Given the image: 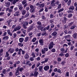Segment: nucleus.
<instances>
[{
    "mask_svg": "<svg viewBox=\"0 0 77 77\" xmlns=\"http://www.w3.org/2000/svg\"><path fill=\"white\" fill-rule=\"evenodd\" d=\"M54 45L53 42H50L49 45H48V48L49 50L52 49L53 47V45Z\"/></svg>",
    "mask_w": 77,
    "mask_h": 77,
    "instance_id": "nucleus-1",
    "label": "nucleus"
},
{
    "mask_svg": "<svg viewBox=\"0 0 77 77\" xmlns=\"http://www.w3.org/2000/svg\"><path fill=\"white\" fill-rule=\"evenodd\" d=\"M9 56V54L8 52L7 51L6 52V54L5 56V57H7V60H10V59H11V56Z\"/></svg>",
    "mask_w": 77,
    "mask_h": 77,
    "instance_id": "nucleus-2",
    "label": "nucleus"
},
{
    "mask_svg": "<svg viewBox=\"0 0 77 77\" xmlns=\"http://www.w3.org/2000/svg\"><path fill=\"white\" fill-rule=\"evenodd\" d=\"M21 52L22 54L23 55L24 54H25V53H26V52L25 51H24L23 50V49L21 48L20 50H19V55H21Z\"/></svg>",
    "mask_w": 77,
    "mask_h": 77,
    "instance_id": "nucleus-3",
    "label": "nucleus"
},
{
    "mask_svg": "<svg viewBox=\"0 0 77 77\" xmlns=\"http://www.w3.org/2000/svg\"><path fill=\"white\" fill-rule=\"evenodd\" d=\"M8 52L9 53H11V54H12V53H13L14 52V49H12L11 48H10L8 51Z\"/></svg>",
    "mask_w": 77,
    "mask_h": 77,
    "instance_id": "nucleus-4",
    "label": "nucleus"
},
{
    "mask_svg": "<svg viewBox=\"0 0 77 77\" xmlns=\"http://www.w3.org/2000/svg\"><path fill=\"white\" fill-rule=\"evenodd\" d=\"M18 8L19 9L20 11H21L23 9V7L22 6V4H19L18 5Z\"/></svg>",
    "mask_w": 77,
    "mask_h": 77,
    "instance_id": "nucleus-5",
    "label": "nucleus"
},
{
    "mask_svg": "<svg viewBox=\"0 0 77 77\" xmlns=\"http://www.w3.org/2000/svg\"><path fill=\"white\" fill-rule=\"evenodd\" d=\"M21 28V26H17L15 28H14V31H17V30H19Z\"/></svg>",
    "mask_w": 77,
    "mask_h": 77,
    "instance_id": "nucleus-6",
    "label": "nucleus"
},
{
    "mask_svg": "<svg viewBox=\"0 0 77 77\" xmlns=\"http://www.w3.org/2000/svg\"><path fill=\"white\" fill-rule=\"evenodd\" d=\"M40 45H44V40L42 39H40L38 41Z\"/></svg>",
    "mask_w": 77,
    "mask_h": 77,
    "instance_id": "nucleus-7",
    "label": "nucleus"
},
{
    "mask_svg": "<svg viewBox=\"0 0 77 77\" xmlns=\"http://www.w3.org/2000/svg\"><path fill=\"white\" fill-rule=\"evenodd\" d=\"M50 22L51 23V28H53V27H54V25L53 24V23H54V22L52 20H50Z\"/></svg>",
    "mask_w": 77,
    "mask_h": 77,
    "instance_id": "nucleus-8",
    "label": "nucleus"
},
{
    "mask_svg": "<svg viewBox=\"0 0 77 77\" xmlns=\"http://www.w3.org/2000/svg\"><path fill=\"white\" fill-rule=\"evenodd\" d=\"M35 27V26H34V25L32 24L31 26H29V29H28V30H31L33 29H34Z\"/></svg>",
    "mask_w": 77,
    "mask_h": 77,
    "instance_id": "nucleus-9",
    "label": "nucleus"
},
{
    "mask_svg": "<svg viewBox=\"0 0 77 77\" xmlns=\"http://www.w3.org/2000/svg\"><path fill=\"white\" fill-rule=\"evenodd\" d=\"M20 15V11L18 10L15 12V14H14V17H15L16 16H18Z\"/></svg>",
    "mask_w": 77,
    "mask_h": 77,
    "instance_id": "nucleus-10",
    "label": "nucleus"
},
{
    "mask_svg": "<svg viewBox=\"0 0 77 77\" xmlns=\"http://www.w3.org/2000/svg\"><path fill=\"white\" fill-rule=\"evenodd\" d=\"M24 57L25 59H28L29 58V55L28 54V53H26L25 55H24Z\"/></svg>",
    "mask_w": 77,
    "mask_h": 77,
    "instance_id": "nucleus-11",
    "label": "nucleus"
},
{
    "mask_svg": "<svg viewBox=\"0 0 77 77\" xmlns=\"http://www.w3.org/2000/svg\"><path fill=\"white\" fill-rule=\"evenodd\" d=\"M49 66L48 65H47L44 67V70L45 71H47V70H48V69H49Z\"/></svg>",
    "mask_w": 77,
    "mask_h": 77,
    "instance_id": "nucleus-12",
    "label": "nucleus"
},
{
    "mask_svg": "<svg viewBox=\"0 0 77 77\" xmlns=\"http://www.w3.org/2000/svg\"><path fill=\"white\" fill-rule=\"evenodd\" d=\"M7 32L8 35H9L11 36H12V33L11 32V30H10V29L7 30Z\"/></svg>",
    "mask_w": 77,
    "mask_h": 77,
    "instance_id": "nucleus-13",
    "label": "nucleus"
},
{
    "mask_svg": "<svg viewBox=\"0 0 77 77\" xmlns=\"http://www.w3.org/2000/svg\"><path fill=\"white\" fill-rule=\"evenodd\" d=\"M5 6L7 8H8L10 6V5H11V3H10V2H5Z\"/></svg>",
    "mask_w": 77,
    "mask_h": 77,
    "instance_id": "nucleus-14",
    "label": "nucleus"
},
{
    "mask_svg": "<svg viewBox=\"0 0 77 77\" xmlns=\"http://www.w3.org/2000/svg\"><path fill=\"white\" fill-rule=\"evenodd\" d=\"M26 10H22L21 11V13L22 15H25L26 14Z\"/></svg>",
    "mask_w": 77,
    "mask_h": 77,
    "instance_id": "nucleus-15",
    "label": "nucleus"
},
{
    "mask_svg": "<svg viewBox=\"0 0 77 77\" xmlns=\"http://www.w3.org/2000/svg\"><path fill=\"white\" fill-rule=\"evenodd\" d=\"M57 34V32H53L52 33H51V35L52 36H56Z\"/></svg>",
    "mask_w": 77,
    "mask_h": 77,
    "instance_id": "nucleus-16",
    "label": "nucleus"
},
{
    "mask_svg": "<svg viewBox=\"0 0 77 77\" xmlns=\"http://www.w3.org/2000/svg\"><path fill=\"white\" fill-rule=\"evenodd\" d=\"M9 37L8 35L5 36L3 38V39L4 40H8V39H9Z\"/></svg>",
    "mask_w": 77,
    "mask_h": 77,
    "instance_id": "nucleus-17",
    "label": "nucleus"
},
{
    "mask_svg": "<svg viewBox=\"0 0 77 77\" xmlns=\"http://www.w3.org/2000/svg\"><path fill=\"white\" fill-rule=\"evenodd\" d=\"M21 49L20 48L19 49L18 48H15V51H16V52H18V55H19V51H20V49Z\"/></svg>",
    "mask_w": 77,
    "mask_h": 77,
    "instance_id": "nucleus-18",
    "label": "nucleus"
},
{
    "mask_svg": "<svg viewBox=\"0 0 77 77\" xmlns=\"http://www.w3.org/2000/svg\"><path fill=\"white\" fill-rule=\"evenodd\" d=\"M77 36V33L75 32L73 35V37L75 39H76Z\"/></svg>",
    "mask_w": 77,
    "mask_h": 77,
    "instance_id": "nucleus-19",
    "label": "nucleus"
},
{
    "mask_svg": "<svg viewBox=\"0 0 77 77\" xmlns=\"http://www.w3.org/2000/svg\"><path fill=\"white\" fill-rule=\"evenodd\" d=\"M38 68L39 71H41L43 70V66H40L38 67Z\"/></svg>",
    "mask_w": 77,
    "mask_h": 77,
    "instance_id": "nucleus-20",
    "label": "nucleus"
},
{
    "mask_svg": "<svg viewBox=\"0 0 77 77\" xmlns=\"http://www.w3.org/2000/svg\"><path fill=\"white\" fill-rule=\"evenodd\" d=\"M62 4L60 3V4H58V6H57V9H61V8L62 7Z\"/></svg>",
    "mask_w": 77,
    "mask_h": 77,
    "instance_id": "nucleus-21",
    "label": "nucleus"
},
{
    "mask_svg": "<svg viewBox=\"0 0 77 77\" xmlns=\"http://www.w3.org/2000/svg\"><path fill=\"white\" fill-rule=\"evenodd\" d=\"M69 10H74V7L73 5L71 6L69 8Z\"/></svg>",
    "mask_w": 77,
    "mask_h": 77,
    "instance_id": "nucleus-22",
    "label": "nucleus"
},
{
    "mask_svg": "<svg viewBox=\"0 0 77 77\" xmlns=\"http://www.w3.org/2000/svg\"><path fill=\"white\" fill-rule=\"evenodd\" d=\"M40 5H39L40 8H44V7L45 6V4H44V3L42 4H40Z\"/></svg>",
    "mask_w": 77,
    "mask_h": 77,
    "instance_id": "nucleus-23",
    "label": "nucleus"
},
{
    "mask_svg": "<svg viewBox=\"0 0 77 77\" xmlns=\"http://www.w3.org/2000/svg\"><path fill=\"white\" fill-rule=\"evenodd\" d=\"M19 42L22 43L23 42V41H24V38H20L19 39Z\"/></svg>",
    "mask_w": 77,
    "mask_h": 77,
    "instance_id": "nucleus-24",
    "label": "nucleus"
},
{
    "mask_svg": "<svg viewBox=\"0 0 77 77\" xmlns=\"http://www.w3.org/2000/svg\"><path fill=\"white\" fill-rule=\"evenodd\" d=\"M38 28L39 30H42L43 29V27H42V26H38Z\"/></svg>",
    "mask_w": 77,
    "mask_h": 77,
    "instance_id": "nucleus-25",
    "label": "nucleus"
},
{
    "mask_svg": "<svg viewBox=\"0 0 77 77\" xmlns=\"http://www.w3.org/2000/svg\"><path fill=\"white\" fill-rule=\"evenodd\" d=\"M29 41V38L28 37H26L25 38V42H27V41Z\"/></svg>",
    "mask_w": 77,
    "mask_h": 77,
    "instance_id": "nucleus-26",
    "label": "nucleus"
},
{
    "mask_svg": "<svg viewBox=\"0 0 77 77\" xmlns=\"http://www.w3.org/2000/svg\"><path fill=\"white\" fill-rule=\"evenodd\" d=\"M29 15H30L29 12L27 11L26 15L25 16V18H26V17H28L29 16Z\"/></svg>",
    "mask_w": 77,
    "mask_h": 77,
    "instance_id": "nucleus-27",
    "label": "nucleus"
},
{
    "mask_svg": "<svg viewBox=\"0 0 77 77\" xmlns=\"http://www.w3.org/2000/svg\"><path fill=\"white\" fill-rule=\"evenodd\" d=\"M71 3V0H69L67 4V5L68 6H70Z\"/></svg>",
    "mask_w": 77,
    "mask_h": 77,
    "instance_id": "nucleus-28",
    "label": "nucleus"
},
{
    "mask_svg": "<svg viewBox=\"0 0 77 77\" xmlns=\"http://www.w3.org/2000/svg\"><path fill=\"white\" fill-rule=\"evenodd\" d=\"M31 56H32L33 57H36V56L35 55V53L32 52L31 53Z\"/></svg>",
    "mask_w": 77,
    "mask_h": 77,
    "instance_id": "nucleus-29",
    "label": "nucleus"
},
{
    "mask_svg": "<svg viewBox=\"0 0 77 77\" xmlns=\"http://www.w3.org/2000/svg\"><path fill=\"white\" fill-rule=\"evenodd\" d=\"M22 5H25V4H26L27 3V0H23L22 2Z\"/></svg>",
    "mask_w": 77,
    "mask_h": 77,
    "instance_id": "nucleus-30",
    "label": "nucleus"
},
{
    "mask_svg": "<svg viewBox=\"0 0 77 77\" xmlns=\"http://www.w3.org/2000/svg\"><path fill=\"white\" fill-rule=\"evenodd\" d=\"M35 9H30L29 10V12H31V13H33L35 12Z\"/></svg>",
    "mask_w": 77,
    "mask_h": 77,
    "instance_id": "nucleus-31",
    "label": "nucleus"
},
{
    "mask_svg": "<svg viewBox=\"0 0 77 77\" xmlns=\"http://www.w3.org/2000/svg\"><path fill=\"white\" fill-rule=\"evenodd\" d=\"M74 46L72 45L71 46V47L70 48V50H74Z\"/></svg>",
    "mask_w": 77,
    "mask_h": 77,
    "instance_id": "nucleus-32",
    "label": "nucleus"
},
{
    "mask_svg": "<svg viewBox=\"0 0 77 77\" xmlns=\"http://www.w3.org/2000/svg\"><path fill=\"white\" fill-rule=\"evenodd\" d=\"M64 11V8H62L60 9L58 12V13H59L60 12H62V11Z\"/></svg>",
    "mask_w": 77,
    "mask_h": 77,
    "instance_id": "nucleus-33",
    "label": "nucleus"
},
{
    "mask_svg": "<svg viewBox=\"0 0 77 77\" xmlns=\"http://www.w3.org/2000/svg\"><path fill=\"white\" fill-rule=\"evenodd\" d=\"M44 50L45 51H48V48H44Z\"/></svg>",
    "mask_w": 77,
    "mask_h": 77,
    "instance_id": "nucleus-34",
    "label": "nucleus"
},
{
    "mask_svg": "<svg viewBox=\"0 0 77 77\" xmlns=\"http://www.w3.org/2000/svg\"><path fill=\"white\" fill-rule=\"evenodd\" d=\"M2 72V73H3L4 74H6V69H3Z\"/></svg>",
    "mask_w": 77,
    "mask_h": 77,
    "instance_id": "nucleus-35",
    "label": "nucleus"
},
{
    "mask_svg": "<svg viewBox=\"0 0 77 77\" xmlns=\"http://www.w3.org/2000/svg\"><path fill=\"white\" fill-rule=\"evenodd\" d=\"M60 3V2H59V1L57 0V1H56V2L55 4V5H59Z\"/></svg>",
    "mask_w": 77,
    "mask_h": 77,
    "instance_id": "nucleus-36",
    "label": "nucleus"
},
{
    "mask_svg": "<svg viewBox=\"0 0 77 77\" xmlns=\"http://www.w3.org/2000/svg\"><path fill=\"white\" fill-rule=\"evenodd\" d=\"M18 45L19 47H23V44L19 43L18 44Z\"/></svg>",
    "mask_w": 77,
    "mask_h": 77,
    "instance_id": "nucleus-37",
    "label": "nucleus"
},
{
    "mask_svg": "<svg viewBox=\"0 0 77 77\" xmlns=\"http://www.w3.org/2000/svg\"><path fill=\"white\" fill-rule=\"evenodd\" d=\"M30 8V9H34V6H33V5H31L29 6Z\"/></svg>",
    "mask_w": 77,
    "mask_h": 77,
    "instance_id": "nucleus-38",
    "label": "nucleus"
},
{
    "mask_svg": "<svg viewBox=\"0 0 77 77\" xmlns=\"http://www.w3.org/2000/svg\"><path fill=\"white\" fill-rule=\"evenodd\" d=\"M36 37H35L32 40V42H35L36 41Z\"/></svg>",
    "mask_w": 77,
    "mask_h": 77,
    "instance_id": "nucleus-39",
    "label": "nucleus"
},
{
    "mask_svg": "<svg viewBox=\"0 0 77 77\" xmlns=\"http://www.w3.org/2000/svg\"><path fill=\"white\" fill-rule=\"evenodd\" d=\"M21 31L23 32V33H25L26 32V30L24 29H21Z\"/></svg>",
    "mask_w": 77,
    "mask_h": 77,
    "instance_id": "nucleus-40",
    "label": "nucleus"
},
{
    "mask_svg": "<svg viewBox=\"0 0 77 77\" xmlns=\"http://www.w3.org/2000/svg\"><path fill=\"white\" fill-rule=\"evenodd\" d=\"M23 27L24 29H27V25L24 24H23Z\"/></svg>",
    "mask_w": 77,
    "mask_h": 77,
    "instance_id": "nucleus-41",
    "label": "nucleus"
},
{
    "mask_svg": "<svg viewBox=\"0 0 77 77\" xmlns=\"http://www.w3.org/2000/svg\"><path fill=\"white\" fill-rule=\"evenodd\" d=\"M35 18V15H34L33 14H32L30 18Z\"/></svg>",
    "mask_w": 77,
    "mask_h": 77,
    "instance_id": "nucleus-42",
    "label": "nucleus"
},
{
    "mask_svg": "<svg viewBox=\"0 0 77 77\" xmlns=\"http://www.w3.org/2000/svg\"><path fill=\"white\" fill-rule=\"evenodd\" d=\"M29 60L30 61H33L34 60V57H30L29 58Z\"/></svg>",
    "mask_w": 77,
    "mask_h": 77,
    "instance_id": "nucleus-43",
    "label": "nucleus"
},
{
    "mask_svg": "<svg viewBox=\"0 0 77 77\" xmlns=\"http://www.w3.org/2000/svg\"><path fill=\"white\" fill-rule=\"evenodd\" d=\"M48 58H45V61L46 63V62H47L48 61Z\"/></svg>",
    "mask_w": 77,
    "mask_h": 77,
    "instance_id": "nucleus-44",
    "label": "nucleus"
},
{
    "mask_svg": "<svg viewBox=\"0 0 77 77\" xmlns=\"http://www.w3.org/2000/svg\"><path fill=\"white\" fill-rule=\"evenodd\" d=\"M71 37V35H65L64 36L65 38H70Z\"/></svg>",
    "mask_w": 77,
    "mask_h": 77,
    "instance_id": "nucleus-45",
    "label": "nucleus"
},
{
    "mask_svg": "<svg viewBox=\"0 0 77 77\" xmlns=\"http://www.w3.org/2000/svg\"><path fill=\"white\" fill-rule=\"evenodd\" d=\"M8 75L9 76H12L13 75V73L11 72H10L8 73Z\"/></svg>",
    "mask_w": 77,
    "mask_h": 77,
    "instance_id": "nucleus-46",
    "label": "nucleus"
},
{
    "mask_svg": "<svg viewBox=\"0 0 77 77\" xmlns=\"http://www.w3.org/2000/svg\"><path fill=\"white\" fill-rule=\"evenodd\" d=\"M65 48H63L60 49V51H62V52H63V51H65Z\"/></svg>",
    "mask_w": 77,
    "mask_h": 77,
    "instance_id": "nucleus-47",
    "label": "nucleus"
},
{
    "mask_svg": "<svg viewBox=\"0 0 77 77\" xmlns=\"http://www.w3.org/2000/svg\"><path fill=\"white\" fill-rule=\"evenodd\" d=\"M23 5V7L24 8H26V6H27V3H26V4L24 5Z\"/></svg>",
    "mask_w": 77,
    "mask_h": 77,
    "instance_id": "nucleus-48",
    "label": "nucleus"
},
{
    "mask_svg": "<svg viewBox=\"0 0 77 77\" xmlns=\"http://www.w3.org/2000/svg\"><path fill=\"white\" fill-rule=\"evenodd\" d=\"M38 74V72H35L34 73V75L35 76V77H37Z\"/></svg>",
    "mask_w": 77,
    "mask_h": 77,
    "instance_id": "nucleus-49",
    "label": "nucleus"
},
{
    "mask_svg": "<svg viewBox=\"0 0 77 77\" xmlns=\"http://www.w3.org/2000/svg\"><path fill=\"white\" fill-rule=\"evenodd\" d=\"M24 71V69H23V68L21 67L19 69V71L20 72H22L23 71Z\"/></svg>",
    "mask_w": 77,
    "mask_h": 77,
    "instance_id": "nucleus-50",
    "label": "nucleus"
},
{
    "mask_svg": "<svg viewBox=\"0 0 77 77\" xmlns=\"http://www.w3.org/2000/svg\"><path fill=\"white\" fill-rule=\"evenodd\" d=\"M45 12H48V8H47V7L45 8Z\"/></svg>",
    "mask_w": 77,
    "mask_h": 77,
    "instance_id": "nucleus-51",
    "label": "nucleus"
},
{
    "mask_svg": "<svg viewBox=\"0 0 77 77\" xmlns=\"http://www.w3.org/2000/svg\"><path fill=\"white\" fill-rule=\"evenodd\" d=\"M8 63L9 65H12L13 64V62L12 61H10L8 62Z\"/></svg>",
    "mask_w": 77,
    "mask_h": 77,
    "instance_id": "nucleus-52",
    "label": "nucleus"
},
{
    "mask_svg": "<svg viewBox=\"0 0 77 77\" xmlns=\"http://www.w3.org/2000/svg\"><path fill=\"white\" fill-rule=\"evenodd\" d=\"M72 17V14H69L68 15V17L69 18H71V17Z\"/></svg>",
    "mask_w": 77,
    "mask_h": 77,
    "instance_id": "nucleus-53",
    "label": "nucleus"
},
{
    "mask_svg": "<svg viewBox=\"0 0 77 77\" xmlns=\"http://www.w3.org/2000/svg\"><path fill=\"white\" fill-rule=\"evenodd\" d=\"M40 64H41V63H37L36 64V65L37 67H38V66H39V65H40Z\"/></svg>",
    "mask_w": 77,
    "mask_h": 77,
    "instance_id": "nucleus-54",
    "label": "nucleus"
},
{
    "mask_svg": "<svg viewBox=\"0 0 77 77\" xmlns=\"http://www.w3.org/2000/svg\"><path fill=\"white\" fill-rule=\"evenodd\" d=\"M66 76V77H68L69 76V72H66L65 75Z\"/></svg>",
    "mask_w": 77,
    "mask_h": 77,
    "instance_id": "nucleus-55",
    "label": "nucleus"
},
{
    "mask_svg": "<svg viewBox=\"0 0 77 77\" xmlns=\"http://www.w3.org/2000/svg\"><path fill=\"white\" fill-rule=\"evenodd\" d=\"M44 8H42L41 9H40L39 11V13H41V12H42V11H43L44 10Z\"/></svg>",
    "mask_w": 77,
    "mask_h": 77,
    "instance_id": "nucleus-56",
    "label": "nucleus"
},
{
    "mask_svg": "<svg viewBox=\"0 0 77 77\" xmlns=\"http://www.w3.org/2000/svg\"><path fill=\"white\" fill-rule=\"evenodd\" d=\"M41 51L42 53V54H45V51H44V50L42 49L41 50Z\"/></svg>",
    "mask_w": 77,
    "mask_h": 77,
    "instance_id": "nucleus-57",
    "label": "nucleus"
},
{
    "mask_svg": "<svg viewBox=\"0 0 77 77\" xmlns=\"http://www.w3.org/2000/svg\"><path fill=\"white\" fill-rule=\"evenodd\" d=\"M24 24L26 26H28V25H29V23L27 22H25L24 23Z\"/></svg>",
    "mask_w": 77,
    "mask_h": 77,
    "instance_id": "nucleus-58",
    "label": "nucleus"
},
{
    "mask_svg": "<svg viewBox=\"0 0 77 77\" xmlns=\"http://www.w3.org/2000/svg\"><path fill=\"white\" fill-rule=\"evenodd\" d=\"M75 25H73L72 27L70 28L71 29H74V28H75Z\"/></svg>",
    "mask_w": 77,
    "mask_h": 77,
    "instance_id": "nucleus-59",
    "label": "nucleus"
},
{
    "mask_svg": "<svg viewBox=\"0 0 77 77\" xmlns=\"http://www.w3.org/2000/svg\"><path fill=\"white\" fill-rule=\"evenodd\" d=\"M29 9H30L29 7H26V10L27 11H29Z\"/></svg>",
    "mask_w": 77,
    "mask_h": 77,
    "instance_id": "nucleus-60",
    "label": "nucleus"
},
{
    "mask_svg": "<svg viewBox=\"0 0 77 77\" xmlns=\"http://www.w3.org/2000/svg\"><path fill=\"white\" fill-rule=\"evenodd\" d=\"M7 35V32H4L3 35H2L3 36H5L6 35Z\"/></svg>",
    "mask_w": 77,
    "mask_h": 77,
    "instance_id": "nucleus-61",
    "label": "nucleus"
},
{
    "mask_svg": "<svg viewBox=\"0 0 77 77\" xmlns=\"http://www.w3.org/2000/svg\"><path fill=\"white\" fill-rule=\"evenodd\" d=\"M5 14L4 12H1L0 13V16H2L3 15H4V14Z\"/></svg>",
    "mask_w": 77,
    "mask_h": 77,
    "instance_id": "nucleus-62",
    "label": "nucleus"
},
{
    "mask_svg": "<svg viewBox=\"0 0 77 77\" xmlns=\"http://www.w3.org/2000/svg\"><path fill=\"white\" fill-rule=\"evenodd\" d=\"M35 64H34L33 65L32 67H31V68L32 69H33V68H35Z\"/></svg>",
    "mask_w": 77,
    "mask_h": 77,
    "instance_id": "nucleus-63",
    "label": "nucleus"
},
{
    "mask_svg": "<svg viewBox=\"0 0 77 77\" xmlns=\"http://www.w3.org/2000/svg\"><path fill=\"white\" fill-rule=\"evenodd\" d=\"M12 2L13 5H15L17 3L16 1L15 0L13 1Z\"/></svg>",
    "mask_w": 77,
    "mask_h": 77,
    "instance_id": "nucleus-64",
    "label": "nucleus"
}]
</instances>
